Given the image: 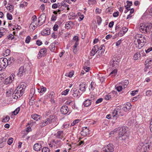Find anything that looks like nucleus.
<instances>
[{
    "mask_svg": "<svg viewBox=\"0 0 152 152\" xmlns=\"http://www.w3.org/2000/svg\"><path fill=\"white\" fill-rule=\"evenodd\" d=\"M38 92L39 93H43L46 91V88L43 86H41L38 89Z\"/></svg>",
    "mask_w": 152,
    "mask_h": 152,
    "instance_id": "27",
    "label": "nucleus"
},
{
    "mask_svg": "<svg viewBox=\"0 0 152 152\" xmlns=\"http://www.w3.org/2000/svg\"><path fill=\"white\" fill-rule=\"evenodd\" d=\"M132 105L129 102H127L124 105V107H123V110L126 112L129 110L131 108Z\"/></svg>",
    "mask_w": 152,
    "mask_h": 152,
    "instance_id": "12",
    "label": "nucleus"
},
{
    "mask_svg": "<svg viewBox=\"0 0 152 152\" xmlns=\"http://www.w3.org/2000/svg\"><path fill=\"white\" fill-rule=\"evenodd\" d=\"M49 118L50 119V123H52L56 121V117L55 116L52 115L50 116Z\"/></svg>",
    "mask_w": 152,
    "mask_h": 152,
    "instance_id": "32",
    "label": "nucleus"
},
{
    "mask_svg": "<svg viewBox=\"0 0 152 152\" xmlns=\"http://www.w3.org/2000/svg\"><path fill=\"white\" fill-rule=\"evenodd\" d=\"M127 5L126 6H125V8L127 10H128V8L130 7L132 4V3L131 2L127 1Z\"/></svg>",
    "mask_w": 152,
    "mask_h": 152,
    "instance_id": "40",
    "label": "nucleus"
},
{
    "mask_svg": "<svg viewBox=\"0 0 152 152\" xmlns=\"http://www.w3.org/2000/svg\"><path fill=\"white\" fill-rule=\"evenodd\" d=\"M113 148L112 146H108L103 148L102 152H113Z\"/></svg>",
    "mask_w": 152,
    "mask_h": 152,
    "instance_id": "13",
    "label": "nucleus"
},
{
    "mask_svg": "<svg viewBox=\"0 0 152 152\" xmlns=\"http://www.w3.org/2000/svg\"><path fill=\"white\" fill-rule=\"evenodd\" d=\"M61 112L64 114H66L68 112V108L67 106H63L61 107Z\"/></svg>",
    "mask_w": 152,
    "mask_h": 152,
    "instance_id": "20",
    "label": "nucleus"
},
{
    "mask_svg": "<svg viewBox=\"0 0 152 152\" xmlns=\"http://www.w3.org/2000/svg\"><path fill=\"white\" fill-rule=\"evenodd\" d=\"M46 19V16L44 14H42L39 17L38 19V21L37 24L39 26H40L44 23Z\"/></svg>",
    "mask_w": 152,
    "mask_h": 152,
    "instance_id": "10",
    "label": "nucleus"
},
{
    "mask_svg": "<svg viewBox=\"0 0 152 152\" xmlns=\"http://www.w3.org/2000/svg\"><path fill=\"white\" fill-rule=\"evenodd\" d=\"M10 119V117L9 116H5L3 120L2 121L4 122H8Z\"/></svg>",
    "mask_w": 152,
    "mask_h": 152,
    "instance_id": "43",
    "label": "nucleus"
},
{
    "mask_svg": "<svg viewBox=\"0 0 152 152\" xmlns=\"http://www.w3.org/2000/svg\"><path fill=\"white\" fill-rule=\"evenodd\" d=\"M82 135L85 136L89 134V130L87 127H83L81 132Z\"/></svg>",
    "mask_w": 152,
    "mask_h": 152,
    "instance_id": "11",
    "label": "nucleus"
},
{
    "mask_svg": "<svg viewBox=\"0 0 152 152\" xmlns=\"http://www.w3.org/2000/svg\"><path fill=\"white\" fill-rule=\"evenodd\" d=\"M9 64L8 60L5 58H0V71L4 69Z\"/></svg>",
    "mask_w": 152,
    "mask_h": 152,
    "instance_id": "5",
    "label": "nucleus"
},
{
    "mask_svg": "<svg viewBox=\"0 0 152 152\" xmlns=\"http://www.w3.org/2000/svg\"><path fill=\"white\" fill-rule=\"evenodd\" d=\"M50 123L49 118L46 119L45 121L42 122L40 124V126L41 127L44 126Z\"/></svg>",
    "mask_w": 152,
    "mask_h": 152,
    "instance_id": "19",
    "label": "nucleus"
},
{
    "mask_svg": "<svg viewBox=\"0 0 152 152\" xmlns=\"http://www.w3.org/2000/svg\"><path fill=\"white\" fill-rule=\"evenodd\" d=\"M91 104V101L87 99L84 102V105L85 106L88 107Z\"/></svg>",
    "mask_w": 152,
    "mask_h": 152,
    "instance_id": "29",
    "label": "nucleus"
},
{
    "mask_svg": "<svg viewBox=\"0 0 152 152\" xmlns=\"http://www.w3.org/2000/svg\"><path fill=\"white\" fill-rule=\"evenodd\" d=\"M121 43V41L120 40H119L116 42L115 43L116 46L117 47H118L119 45H120Z\"/></svg>",
    "mask_w": 152,
    "mask_h": 152,
    "instance_id": "61",
    "label": "nucleus"
},
{
    "mask_svg": "<svg viewBox=\"0 0 152 152\" xmlns=\"http://www.w3.org/2000/svg\"><path fill=\"white\" fill-rule=\"evenodd\" d=\"M80 121V120L79 119H76L73 122L71 123V126H74L76 125V124L78 123Z\"/></svg>",
    "mask_w": 152,
    "mask_h": 152,
    "instance_id": "35",
    "label": "nucleus"
},
{
    "mask_svg": "<svg viewBox=\"0 0 152 152\" xmlns=\"http://www.w3.org/2000/svg\"><path fill=\"white\" fill-rule=\"evenodd\" d=\"M13 61L12 58H9V60H8V61L9 62L8 64H11V63H12Z\"/></svg>",
    "mask_w": 152,
    "mask_h": 152,
    "instance_id": "63",
    "label": "nucleus"
},
{
    "mask_svg": "<svg viewBox=\"0 0 152 152\" xmlns=\"http://www.w3.org/2000/svg\"><path fill=\"white\" fill-rule=\"evenodd\" d=\"M152 27L151 24H145L141 23L140 25L139 29L141 32L144 33H146L149 31L150 29Z\"/></svg>",
    "mask_w": 152,
    "mask_h": 152,
    "instance_id": "4",
    "label": "nucleus"
},
{
    "mask_svg": "<svg viewBox=\"0 0 152 152\" xmlns=\"http://www.w3.org/2000/svg\"><path fill=\"white\" fill-rule=\"evenodd\" d=\"M36 44L38 46H40L42 44V43L40 40H38L36 42Z\"/></svg>",
    "mask_w": 152,
    "mask_h": 152,
    "instance_id": "52",
    "label": "nucleus"
},
{
    "mask_svg": "<svg viewBox=\"0 0 152 152\" xmlns=\"http://www.w3.org/2000/svg\"><path fill=\"white\" fill-rule=\"evenodd\" d=\"M148 14L150 15H152V7L149 10Z\"/></svg>",
    "mask_w": 152,
    "mask_h": 152,
    "instance_id": "64",
    "label": "nucleus"
},
{
    "mask_svg": "<svg viewBox=\"0 0 152 152\" xmlns=\"http://www.w3.org/2000/svg\"><path fill=\"white\" fill-rule=\"evenodd\" d=\"M73 96L74 97H77L80 95V92L77 89L75 88L73 90Z\"/></svg>",
    "mask_w": 152,
    "mask_h": 152,
    "instance_id": "23",
    "label": "nucleus"
},
{
    "mask_svg": "<svg viewBox=\"0 0 152 152\" xmlns=\"http://www.w3.org/2000/svg\"><path fill=\"white\" fill-rule=\"evenodd\" d=\"M40 9L42 10H44L45 9V5L44 4H42L41 7Z\"/></svg>",
    "mask_w": 152,
    "mask_h": 152,
    "instance_id": "62",
    "label": "nucleus"
},
{
    "mask_svg": "<svg viewBox=\"0 0 152 152\" xmlns=\"http://www.w3.org/2000/svg\"><path fill=\"white\" fill-rule=\"evenodd\" d=\"M13 139L12 138H10L7 141V143L9 145H10L13 142Z\"/></svg>",
    "mask_w": 152,
    "mask_h": 152,
    "instance_id": "42",
    "label": "nucleus"
},
{
    "mask_svg": "<svg viewBox=\"0 0 152 152\" xmlns=\"http://www.w3.org/2000/svg\"><path fill=\"white\" fill-rule=\"evenodd\" d=\"M46 50L45 49H41L38 54V58H40L43 56L46 55Z\"/></svg>",
    "mask_w": 152,
    "mask_h": 152,
    "instance_id": "14",
    "label": "nucleus"
},
{
    "mask_svg": "<svg viewBox=\"0 0 152 152\" xmlns=\"http://www.w3.org/2000/svg\"><path fill=\"white\" fill-rule=\"evenodd\" d=\"M57 36V35L54 33H53L51 34V37L54 39L56 38Z\"/></svg>",
    "mask_w": 152,
    "mask_h": 152,
    "instance_id": "55",
    "label": "nucleus"
},
{
    "mask_svg": "<svg viewBox=\"0 0 152 152\" xmlns=\"http://www.w3.org/2000/svg\"><path fill=\"white\" fill-rule=\"evenodd\" d=\"M24 91L22 86H18L16 88L15 93L12 95V97L15 99H17L23 95Z\"/></svg>",
    "mask_w": 152,
    "mask_h": 152,
    "instance_id": "3",
    "label": "nucleus"
},
{
    "mask_svg": "<svg viewBox=\"0 0 152 152\" xmlns=\"http://www.w3.org/2000/svg\"><path fill=\"white\" fill-rule=\"evenodd\" d=\"M55 43H52L50 46L49 48L51 50L53 51L55 48Z\"/></svg>",
    "mask_w": 152,
    "mask_h": 152,
    "instance_id": "36",
    "label": "nucleus"
},
{
    "mask_svg": "<svg viewBox=\"0 0 152 152\" xmlns=\"http://www.w3.org/2000/svg\"><path fill=\"white\" fill-rule=\"evenodd\" d=\"M50 29L48 28H47L43 30L41 33L42 35H49L50 34Z\"/></svg>",
    "mask_w": 152,
    "mask_h": 152,
    "instance_id": "24",
    "label": "nucleus"
},
{
    "mask_svg": "<svg viewBox=\"0 0 152 152\" xmlns=\"http://www.w3.org/2000/svg\"><path fill=\"white\" fill-rule=\"evenodd\" d=\"M49 149L47 147H44L42 150V152H50Z\"/></svg>",
    "mask_w": 152,
    "mask_h": 152,
    "instance_id": "41",
    "label": "nucleus"
},
{
    "mask_svg": "<svg viewBox=\"0 0 152 152\" xmlns=\"http://www.w3.org/2000/svg\"><path fill=\"white\" fill-rule=\"evenodd\" d=\"M42 148L41 144L40 143L35 144L33 147L34 149L36 151H39Z\"/></svg>",
    "mask_w": 152,
    "mask_h": 152,
    "instance_id": "17",
    "label": "nucleus"
},
{
    "mask_svg": "<svg viewBox=\"0 0 152 152\" xmlns=\"http://www.w3.org/2000/svg\"><path fill=\"white\" fill-rule=\"evenodd\" d=\"M140 57V54L138 53H137L134 54V59L135 60H138Z\"/></svg>",
    "mask_w": 152,
    "mask_h": 152,
    "instance_id": "31",
    "label": "nucleus"
},
{
    "mask_svg": "<svg viewBox=\"0 0 152 152\" xmlns=\"http://www.w3.org/2000/svg\"><path fill=\"white\" fill-rule=\"evenodd\" d=\"M118 60H113L111 62L110 66L111 67L113 68L116 67L119 64V61H118Z\"/></svg>",
    "mask_w": 152,
    "mask_h": 152,
    "instance_id": "15",
    "label": "nucleus"
},
{
    "mask_svg": "<svg viewBox=\"0 0 152 152\" xmlns=\"http://www.w3.org/2000/svg\"><path fill=\"white\" fill-rule=\"evenodd\" d=\"M63 134L62 131H59L56 134V137L59 138H61L63 137Z\"/></svg>",
    "mask_w": 152,
    "mask_h": 152,
    "instance_id": "30",
    "label": "nucleus"
},
{
    "mask_svg": "<svg viewBox=\"0 0 152 152\" xmlns=\"http://www.w3.org/2000/svg\"><path fill=\"white\" fill-rule=\"evenodd\" d=\"M69 89H66V90L63 91L61 93V94L63 96H66L67 94L69 92Z\"/></svg>",
    "mask_w": 152,
    "mask_h": 152,
    "instance_id": "34",
    "label": "nucleus"
},
{
    "mask_svg": "<svg viewBox=\"0 0 152 152\" xmlns=\"http://www.w3.org/2000/svg\"><path fill=\"white\" fill-rule=\"evenodd\" d=\"M151 91L150 90H148L146 92V95L147 96L150 95H151Z\"/></svg>",
    "mask_w": 152,
    "mask_h": 152,
    "instance_id": "57",
    "label": "nucleus"
},
{
    "mask_svg": "<svg viewBox=\"0 0 152 152\" xmlns=\"http://www.w3.org/2000/svg\"><path fill=\"white\" fill-rule=\"evenodd\" d=\"M20 107L17 108L16 110H15L13 112V113L14 115H17L20 111Z\"/></svg>",
    "mask_w": 152,
    "mask_h": 152,
    "instance_id": "45",
    "label": "nucleus"
},
{
    "mask_svg": "<svg viewBox=\"0 0 152 152\" xmlns=\"http://www.w3.org/2000/svg\"><path fill=\"white\" fill-rule=\"evenodd\" d=\"M74 74V72L73 71H71L69 73H66V75L69 77H72Z\"/></svg>",
    "mask_w": 152,
    "mask_h": 152,
    "instance_id": "37",
    "label": "nucleus"
},
{
    "mask_svg": "<svg viewBox=\"0 0 152 152\" xmlns=\"http://www.w3.org/2000/svg\"><path fill=\"white\" fill-rule=\"evenodd\" d=\"M33 18L32 21L29 26V29L30 31H33L38 26H39L37 24V19L36 17L34 16L33 17Z\"/></svg>",
    "mask_w": 152,
    "mask_h": 152,
    "instance_id": "7",
    "label": "nucleus"
},
{
    "mask_svg": "<svg viewBox=\"0 0 152 152\" xmlns=\"http://www.w3.org/2000/svg\"><path fill=\"white\" fill-rule=\"evenodd\" d=\"M80 89L82 91H84L85 90V86L84 84L80 85Z\"/></svg>",
    "mask_w": 152,
    "mask_h": 152,
    "instance_id": "44",
    "label": "nucleus"
},
{
    "mask_svg": "<svg viewBox=\"0 0 152 152\" xmlns=\"http://www.w3.org/2000/svg\"><path fill=\"white\" fill-rule=\"evenodd\" d=\"M102 100L103 99L102 98H99L96 101V104H97L101 102L102 101Z\"/></svg>",
    "mask_w": 152,
    "mask_h": 152,
    "instance_id": "54",
    "label": "nucleus"
},
{
    "mask_svg": "<svg viewBox=\"0 0 152 152\" xmlns=\"http://www.w3.org/2000/svg\"><path fill=\"white\" fill-rule=\"evenodd\" d=\"M120 140H125L128 136V130L126 127H123L120 128L119 134Z\"/></svg>",
    "mask_w": 152,
    "mask_h": 152,
    "instance_id": "2",
    "label": "nucleus"
},
{
    "mask_svg": "<svg viewBox=\"0 0 152 152\" xmlns=\"http://www.w3.org/2000/svg\"><path fill=\"white\" fill-rule=\"evenodd\" d=\"M31 39L30 37L29 36H28L26 38V43H28L30 41Z\"/></svg>",
    "mask_w": 152,
    "mask_h": 152,
    "instance_id": "56",
    "label": "nucleus"
},
{
    "mask_svg": "<svg viewBox=\"0 0 152 152\" xmlns=\"http://www.w3.org/2000/svg\"><path fill=\"white\" fill-rule=\"evenodd\" d=\"M129 84V82L127 80H125L123 84L124 88H126Z\"/></svg>",
    "mask_w": 152,
    "mask_h": 152,
    "instance_id": "39",
    "label": "nucleus"
},
{
    "mask_svg": "<svg viewBox=\"0 0 152 152\" xmlns=\"http://www.w3.org/2000/svg\"><path fill=\"white\" fill-rule=\"evenodd\" d=\"M147 39L144 36L137 34L135 37L134 42L136 47L140 49L143 47Z\"/></svg>",
    "mask_w": 152,
    "mask_h": 152,
    "instance_id": "1",
    "label": "nucleus"
},
{
    "mask_svg": "<svg viewBox=\"0 0 152 152\" xmlns=\"http://www.w3.org/2000/svg\"><path fill=\"white\" fill-rule=\"evenodd\" d=\"M95 11L96 13L99 14L101 13V10L99 8H96V9Z\"/></svg>",
    "mask_w": 152,
    "mask_h": 152,
    "instance_id": "53",
    "label": "nucleus"
},
{
    "mask_svg": "<svg viewBox=\"0 0 152 152\" xmlns=\"http://www.w3.org/2000/svg\"><path fill=\"white\" fill-rule=\"evenodd\" d=\"M120 110V109H117L116 110H114L113 112V119L114 120H116V118H117V116H116L117 115H118V112Z\"/></svg>",
    "mask_w": 152,
    "mask_h": 152,
    "instance_id": "22",
    "label": "nucleus"
},
{
    "mask_svg": "<svg viewBox=\"0 0 152 152\" xmlns=\"http://www.w3.org/2000/svg\"><path fill=\"white\" fill-rule=\"evenodd\" d=\"M118 69H117L113 68V70L111 73L109 75V76L113 77H114L117 74Z\"/></svg>",
    "mask_w": 152,
    "mask_h": 152,
    "instance_id": "18",
    "label": "nucleus"
},
{
    "mask_svg": "<svg viewBox=\"0 0 152 152\" xmlns=\"http://www.w3.org/2000/svg\"><path fill=\"white\" fill-rule=\"evenodd\" d=\"M14 38V35H9L8 36V38L9 39L12 40Z\"/></svg>",
    "mask_w": 152,
    "mask_h": 152,
    "instance_id": "50",
    "label": "nucleus"
},
{
    "mask_svg": "<svg viewBox=\"0 0 152 152\" xmlns=\"http://www.w3.org/2000/svg\"><path fill=\"white\" fill-rule=\"evenodd\" d=\"M31 118L36 121H38L39 120L41 117L39 115L36 114H33L31 116Z\"/></svg>",
    "mask_w": 152,
    "mask_h": 152,
    "instance_id": "21",
    "label": "nucleus"
},
{
    "mask_svg": "<svg viewBox=\"0 0 152 152\" xmlns=\"http://www.w3.org/2000/svg\"><path fill=\"white\" fill-rule=\"evenodd\" d=\"M88 3L90 6L91 4L94 5L96 4V2L95 0H88Z\"/></svg>",
    "mask_w": 152,
    "mask_h": 152,
    "instance_id": "38",
    "label": "nucleus"
},
{
    "mask_svg": "<svg viewBox=\"0 0 152 152\" xmlns=\"http://www.w3.org/2000/svg\"><path fill=\"white\" fill-rule=\"evenodd\" d=\"M73 26V24L72 22H68L66 23L65 27L67 29H69L72 28Z\"/></svg>",
    "mask_w": 152,
    "mask_h": 152,
    "instance_id": "26",
    "label": "nucleus"
},
{
    "mask_svg": "<svg viewBox=\"0 0 152 152\" xmlns=\"http://www.w3.org/2000/svg\"><path fill=\"white\" fill-rule=\"evenodd\" d=\"M138 91L137 90L133 91L131 92V94L134 96L137 93Z\"/></svg>",
    "mask_w": 152,
    "mask_h": 152,
    "instance_id": "51",
    "label": "nucleus"
},
{
    "mask_svg": "<svg viewBox=\"0 0 152 152\" xmlns=\"http://www.w3.org/2000/svg\"><path fill=\"white\" fill-rule=\"evenodd\" d=\"M77 14L78 16H79V18H80V20H82L84 17V15L80 13H78Z\"/></svg>",
    "mask_w": 152,
    "mask_h": 152,
    "instance_id": "47",
    "label": "nucleus"
},
{
    "mask_svg": "<svg viewBox=\"0 0 152 152\" xmlns=\"http://www.w3.org/2000/svg\"><path fill=\"white\" fill-rule=\"evenodd\" d=\"M128 29L125 27H123L121 29L118 35L120 36H121L124 34L127 31Z\"/></svg>",
    "mask_w": 152,
    "mask_h": 152,
    "instance_id": "16",
    "label": "nucleus"
},
{
    "mask_svg": "<svg viewBox=\"0 0 152 152\" xmlns=\"http://www.w3.org/2000/svg\"><path fill=\"white\" fill-rule=\"evenodd\" d=\"M145 70L147 71L148 69H151L152 67V61L150 59H147L145 63Z\"/></svg>",
    "mask_w": 152,
    "mask_h": 152,
    "instance_id": "8",
    "label": "nucleus"
},
{
    "mask_svg": "<svg viewBox=\"0 0 152 152\" xmlns=\"http://www.w3.org/2000/svg\"><path fill=\"white\" fill-rule=\"evenodd\" d=\"M97 21L98 23H99L101 21V19L100 17H98L97 18Z\"/></svg>",
    "mask_w": 152,
    "mask_h": 152,
    "instance_id": "60",
    "label": "nucleus"
},
{
    "mask_svg": "<svg viewBox=\"0 0 152 152\" xmlns=\"http://www.w3.org/2000/svg\"><path fill=\"white\" fill-rule=\"evenodd\" d=\"M78 45V43L77 42H76L73 46V51L75 54H77L78 51V49L77 48V46Z\"/></svg>",
    "mask_w": 152,
    "mask_h": 152,
    "instance_id": "25",
    "label": "nucleus"
},
{
    "mask_svg": "<svg viewBox=\"0 0 152 152\" xmlns=\"http://www.w3.org/2000/svg\"><path fill=\"white\" fill-rule=\"evenodd\" d=\"M84 70L86 72H89L90 70V68L89 67H87V66H86L84 68Z\"/></svg>",
    "mask_w": 152,
    "mask_h": 152,
    "instance_id": "49",
    "label": "nucleus"
},
{
    "mask_svg": "<svg viewBox=\"0 0 152 152\" xmlns=\"http://www.w3.org/2000/svg\"><path fill=\"white\" fill-rule=\"evenodd\" d=\"M6 7L7 10L10 12H12L14 8L13 6L10 4H8L6 6Z\"/></svg>",
    "mask_w": 152,
    "mask_h": 152,
    "instance_id": "28",
    "label": "nucleus"
},
{
    "mask_svg": "<svg viewBox=\"0 0 152 152\" xmlns=\"http://www.w3.org/2000/svg\"><path fill=\"white\" fill-rule=\"evenodd\" d=\"M115 88L119 92L122 91L123 88L122 86H116Z\"/></svg>",
    "mask_w": 152,
    "mask_h": 152,
    "instance_id": "46",
    "label": "nucleus"
},
{
    "mask_svg": "<svg viewBox=\"0 0 152 152\" xmlns=\"http://www.w3.org/2000/svg\"><path fill=\"white\" fill-rule=\"evenodd\" d=\"M93 48V50H95L99 56L102 54V53L104 51V47L103 45L100 46L96 45L94 46Z\"/></svg>",
    "mask_w": 152,
    "mask_h": 152,
    "instance_id": "6",
    "label": "nucleus"
},
{
    "mask_svg": "<svg viewBox=\"0 0 152 152\" xmlns=\"http://www.w3.org/2000/svg\"><path fill=\"white\" fill-rule=\"evenodd\" d=\"M25 71L24 68L23 67H21L19 69L18 74L20 75L22 74Z\"/></svg>",
    "mask_w": 152,
    "mask_h": 152,
    "instance_id": "33",
    "label": "nucleus"
},
{
    "mask_svg": "<svg viewBox=\"0 0 152 152\" xmlns=\"http://www.w3.org/2000/svg\"><path fill=\"white\" fill-rule=\"evenodd\" d=\"M7 16L8 19L10 20H12V15L9 13H7Z\"/></svg>",
    "mask_w": 152,
    "mask_h": 152,
    "instance_id": "48",
    "label": "nucleus"
},
{
    "mask_svg": "<svg viewBox=\"0 0 152 152\" xmlns=\"http://www.w3.org/2000/svg\"><path fill=\"white\" fill-rule=\"evenodd\" d=\"M119 12H117L114 13L113 14V16L114 17H116L119 15Z\"/></svg>",
    "mask_w": 152,
    "mask_h": 152,
    "instance_id": "59",
    "label": "nucleus"
},
{
    "mask_svg": "<svg viewBox=\"0 0 152 152\" xmlns=\"http://www.w3.org/2000/svg\"><path fill=\"white\" fill-rule=\"evenodd\" d=\"M58 26L57 24H55L53 27V30L55 31H56L58 29Z\"/></svg>",
    "mask_w": 152,
    "mask_h": 152,
    "instance_id": "58",
    "label": "nucleus"
},
{
    "mask_svg": "<svg viewBox=\"0 0 152 152\" xmlns=\"http://www.w3.org/2000/svg\"><path fill=\"white\" fill-rule=\"evenodd\" d=\"M15 75L11 74L9 77L5 79L3 81V83L6 85L11 83L14 79Z\"/></svg>",
    "mask_w": 152,
    "mask_h": 152,
    "instance_id": "9",
    "label": "nucleus"
}]
</instances>
